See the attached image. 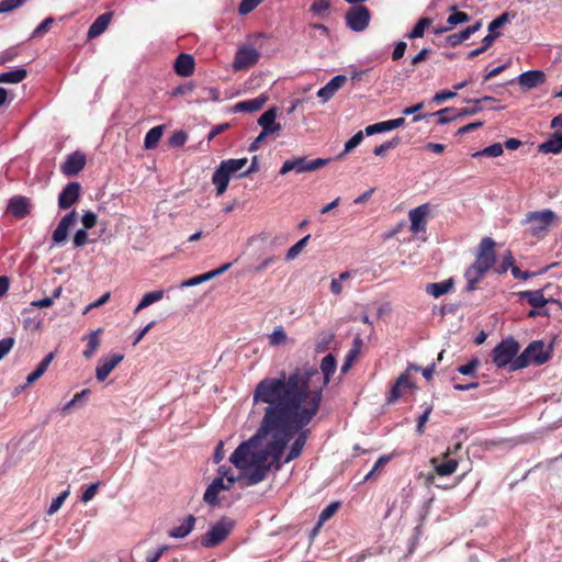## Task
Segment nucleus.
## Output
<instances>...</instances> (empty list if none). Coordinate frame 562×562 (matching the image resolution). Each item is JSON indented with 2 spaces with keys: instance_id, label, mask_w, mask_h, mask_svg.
<instances>
[{
  "instance_id": "f257e3e1",
  "label": "nucleus",
  "mask_w": 562,
  "mask_h": 562,
  "mask_svg": "<svg viewBox=\"0 0 562 562\" xmlns=\"http://www.w3.org/2000/svg\"><path fill=\"white\" fill-rule=\"evenodd\" d=\"M307 396L291 382L286 390L278 381L259 382L254 390V403L268 406L255 436L241 442L229 461L244 471L245 485L252 486L268 476L270 470L282 468V454L295 432L306 427L315 417L316 403L301 408Z\"/></svg>"
},
{
  "instance_id": "f03ea898",
  "label": "nucleus",
  "mask_w": 562,
  "mask_h": 562,
  "mask_svg": "<svg viewBox=\"0 0 562 562\" xmlns=\"http://www.w3.org/2000/svg\"><path fill=\"white\" fill-rule=\"evenodd\" d=\"M337 361L334 355L328 353L321 361V371L323 374V379L321 384L315 385L314 379H319L318 370L308 363H304L302 367L295 368L290 374H285V372H281L279 376L276 378H265L260 382L268 381H278L283 385V390H286L291 382L295 383L297 390L304 393L307 397L302 400L300 409L308 408V402L314 401L316 403L315 416L318 414L321 404L323 401V391L328 385L331 380V376L336 372Z\"/></svg>"
},
{
  "instance_id": "7ed1b4c3",
  "label": "nucleus",
  "mask_w": 562,
  "mask_h": 562,
  "mask_svg": "<svg viewBox=\"0 0 562 562\" xmlns=\"http://www.w3.org/2000/svg\"><path fill=\"white\" fill-rule=\"evenodd\" d=\"M495 241L491 237L482 238L474 262L467 269L464 278L468 281L467 290L474 291L477 283L496 261Z\"/></svg>"
},
{
  "instance_id": "20e7f679",
  "label": "nucleus",
  "mask_w": 562,
  "mask_h": 562,
  "mask_svg": "<svg viewBox=\"0 0 562 562\" xmlns=\"http://www.w3.org/2000/svg\"><path fill=\"white\" fill-rule=\"evenodd\" d=\"M551 358V350L546 349L543 341L535 340L514 360L512 371L524 369L531 362L543 364Z\"/></svg>"
},
{
  "instance_id": "39448f33",
  "label": "nucleus",
  "mask_w": 562,
  "mask_h": 562,
  "mask_svg": "<svg viewBox=\"0 0 562 562\" xmlns=\"http://www.w3.org/2000/svg\"><path fill=\"white\" fill-rule=\"evenodd\" d=\"M235 522L224 516L216 524H214L210 530L202 535L200 543L204 548H215L226 540L229 533L233 531Z\"/></svg>"
},
{
  "instance_id": "423d86ee",
  "label": "nucleus",
  "mask_w": 562,
  "mask_h": 562,
  "mask_svg": "<svg viewBox=\"0 0 562 562\" xmlns=\"http://www.w3.org/2000/svg\"><path fill=\"white\" fill-rule=\"evenodd\" d=\"M519 344L512 337L502 340L492 351L493 362L497 368H504L512 366L514 360L518 357Z\"/></svg>"
},
{
  "instance_id": "0eeeda50",
  "label": "nucleus",
  "mask_w": 562,
  "mask_h": 562,
  "mask_svg": "<svg viewBox=\"0 0 562 562\" xmlns=\"http://www.w3.org/2000/svg\"><path fill=\"white\" fill-rule=\"evenodd\" d=\"M330 159L316 158L308 160L306 157H294L283 162L280 175H286L288 172L294 171L295 173L312 172L325 167Z\"/></svg>"
},
{
  "instance_id": "6e6552de",
  "label": "nucleus",
  "mask_w": 562,
  "mask_h": 562,
  "mask_svg": "<svg viewBox=\"0 0 562 562\" xmlns=\"http://www.w3.org/2000/svg\"><path fill=\"white\" fill-rule=\"evenodd\" d=\"M346 24L355 32L364 31L370 22L371 13L364 5H352L346 12Z\"/></svg>"
},
{
  "instance_id": "1a4fd4ad",
  "label": "nucleus",
  "mask_w": 562,
  "mask_h": 562,
  "mask_svg": "<svg viewBox=\"0 0 562 562\" xmlns=\"http://www.w3.org/2000/svg\"><path fill=\"white\" fill-rule=\"evenodd\" d=\"M555 220L557 214L551 210L529 212L526 217V222L531 224L533 235L547 232Z\"/></svg>"
},
{
  "instance_id": "9d476101",
  "label": "nucleus",
  "mask_w": 562,
  "mask_h": 562,
  "mask_svg": "<svg viewBox=\"0 0 562 562\" xmlns=\"http://www.w3.org/2000/svg\"><path fill=\"white\" fill-rule=\"evenodd\" d=\"M76 221L77 212L75 210L61 217L52 235L54 245H61L67 240L69 229L75 225Z\"/></svg>"
},
{
  "instance_id": "9b49d317",
  "label": "nucleus",
  "mask_w": 562,
  "mask_h": 562,
  "mask_svg": "<svg viewBox=\"0 0 562 562\" xmlns=\"http://www.w3.org/2000/svg\"><path fill=\"white\" fill-rule=\"evenodd\" d=\"M86 154L77 150L67 156L65 162L60 166V171L68 177L78 175L86 166Z\"/></svg>"
},
{
  "instance_id": "f8f14e48",
  "label": "nucleus",
  "mask_w": 562,
  "mask_h": 562,
  "mask_svg": "<svg viewBox=\"0 0 562 562\" xmlns=\"http://www.w3.org/2000/svg\"><path fill=\"white\" fill-rule=\"evenodd\" d=\"M259 59V53L252 47H241L237 50L233 67L235 70L248 69L249 67L257 64Z\"/></svg>"
},
{
  "instance_id": "ddd939ff",
  "label": "nucleus",
  "mask_w": 562,
  "mask_h": 562,
  "mask_svg": "<svg viewBox=\"0 0 562 562\" xmlns=\"http://www.w3.org/2000/svg\"><path fill=\"white\" fill-rule=\"evenodd\" d=\"M429 214V205L422 204L409 211L408 217L411 221V232L413 234H419L426 232L427 215Z\"/></svg>"
},
{
  "instance_id": "4468645a",
  "label": "nucleus",
  "mask_w": 562,
  "mask_h": 562,
  "mask_svg": "<svg viewBox=\"0 0 562 562\" xmlns=\"http://www.w3.org/2000/svg\"><path fill=\"white\" fill-rule=\"evenodd\" d=\"M81 186L79 182H69L58 195V206L61 210L71 207L80 198Z\"/></svg>"
},
{
  "instance_id": "2eb2a0df",
  "label": "nucleus",
  "mask_w": 562,
  "mask_h": 562,
  "mask_svg": "<svg viewBox=\"0 0 562 562\" xmlns=\"http://www.w3.org/2000/svg\"><path fill=\"white\" fill-rule=\"evenodd\" d=\"M124 356L122 353H113L109 357H103L99 360L95 368V378L98 381L103 382L113 369L123 361Z\"/></svg>"
},
{
  "instance_id": "dca6fc26",
  "label": "nucleus",
  "mask_w": 562,
  "mask_h": 562,
  "mask_svg": "<svg viewBox=\"0 0 562 562\" xmlns=\"http://www.w3.org/2000/svg\"><path fill=\"white\" fill-rule=\"evenodd\" d=\"M297 434L294 442L292 443L291 448H290V451L288 452L286 457L284 458V460L282 461V464L283 463H289L291 462L292 460H295L297 459L302 451H303V448L306 443V440L311 434V430L303 427L302 429L297 430L295 432V435Z\"/></svg>"
},
{
  "instance_id": "f3484780",
  "label": "nucleus",
  "mask_w": 562,
  "mask_h": 562,
  "mask_svg": "<svg viewBox=\"0 0 562 562\" xmlns=\"http://www.w3.org/2000/svg\"><path fill=\"white\" fill-rule=\"evenodd\" d=\"M30 200L23 195H15L9 200L8 212L15 218H24L30 214Z\"/></svg>"
},
{
  "instance_id": "a211bd4d",
  "label": "nucleus",
  "mask_w": 562,
  "mask_h": 562,
  "mask_svg": "<svg viewBox=\"0 0 562 562\" xmlns=\"http://www.w3.org/2000/svg\"><path fill=\"white\" fill-rule=\"evenodd\" d=\"M277 109L267 110L258 119V124L262 127L263 135H272L281 131V124L276 122Z\"/></svg>"
},
{
  "instance_id": "6ab92c4d",
  "label": "nucleus",
  "mask_w": 562,
  "mask_h": 562,
  "mask_svg": "<svg viewBox=\"0 0 562 562\" xmlns=\"http://www.w3.org/2000/svg\"><path fill=\"white\" fill-rule=\"evenodd\" d=\"M195 61L191 54L181 53L175 60L173 70L178 76L189 77L194 72Z\"/></svg>"
},
{
  "instance_id": "aec40b11",
  "label": "nucleus",
  "mask_w": 562,
  "mask_h": 562,
  "mask_svg": "<svg viewBox=\"0 0 562 562\" xmlns=\"http://www.w3.org/2000/svg\"><path fill=\"white\" fill-rule=\"evenodd\" d=\"M546 81V74L541 70H529L518 77V82L522 88L532 89Z\"/></svg>"
},
{
  "instance_id": "412c9836",
  "label": "nucleus",
  "mask_w": 562,
  "mask_h": 562,
  "mask_svg": "<svg viewBox=\"0 0 562 562\" xmlns=\"http://www.w3.org/2000/svg\"><path fill=\"white\" fill-rule=\"evenodd\" d=\"M404 123H405V119L404 117H398V119H394V120L383 121V122H379V123H374V124L368 125L366 127V130H364V133L368 136H371V135L376 134V133L387 132V131H392L394 128L401 127V126L404 125Z\"/></svg>"
},
{
  "instance_id": "4be33fe9",
  "label": "nucleus",
  "mask_w": 562,
  "mask_h": 562,
  "mask_svg": "<svg viewBox=\"0 0 562 562\" xmlns=\"http://www.w3.org/2000/svg\"><path fill=\"white\" fill-rule=\"evenodd\" d=\"M346 80L347 78L344 75L335 76L318 90L317 97L324 101L329 100L336 93V91L342 87Z\"/></svg>"
},
{
  "instance_id": "5701e85b",
  "label": "nucleus",
  "mask_w": 562,
  "mask_h": 562,
  "mask_svg": "<svg viewBox=\"0 0 562 562\" xmlns=\"http://www.w3.org/2000/svg\"><path fill=\"white\" fill-rule=\"evenodd\" d=\"M113 13L112 12H105L101 15H99L94 22L90 25L88 30V38L92 40L101 35L106 27L109 26L111 20H112Z\"/></svg>"
},
{
  "instance_id": "b1692460",
  "label": "nucleus",
  "mask_w": 562,
  "mask_h": 562,
  "mask_svg": "<svg viewBox=\"0 0 562 562\" xmlns=\"http://www.w3.org/2000/svg\"><path fill=\"white\" fill-rule=\"evenodd\" d=\"M231 176L224 169V167L220 164L218 168L214 171L212 176V183L215 186L216 195L221 196L227 190Z\"/></svg>"
},
{
  "instance_id": "393cba45",
  "label": "nucleus",
  "mask_w": 562,
  "mask_h": 562,
  "mask_svg": "<svg viewBox=\"0 0 562 562\" xmlns=\"http://www.w3.org/2000/svg\"><path fill=\"white\" fill-rule=\"evenodd\" d=\"M543 154H559L562 151V132H554L548 140L539 145Z\"/></svg>"
},
{
  "instance_id": "a878e982",
  "label": "nucleus",
  "mask_w": 562,
  "mask_h": 562,
  "mask_svg": "<svg viewBox=\"0 0 562 562\" xmlns=\"http://www.w3.org/2000/svg\"><path fill=\"white\" fill-rule=\"evenodd\" d=\"M268 101V97L260 94L259 97L250 100H245L236 103L235 110L237 112H255L260 110Z\"/></svg>"
},
{
  "instance_id": "bb28decb",
  "label": "nucleus",
  "mask_w": 562,
  "mask_h": 562,
  "mask_svg": "<svg viewBox=\"0 0 562 562\" xmlns=\"http://www.w3.org/2000/svg\"><path fill=\"white\" fill-rule=\"evenodd\" d=\"M195 521L196 518L193 515H189L180 526L170 529L168 535L171 538H184L193 530Z\"/></svg>"
},
{
  "instance_id": "cd10ccee",
  "label": "nucleus",
  "mask_w": 562,
  "mask_h": 562,
  "mask_svg": "<svg viewBox=\"0 0 562 562\" xmlns=\"http://www.w3.org/2000/svg\"><path fill=\"white\" fill-rule=\"evenodd\" d=\"M438 459L432 458L430 463L435 467V472L439 476H449L457 471L458 461L456 459H448L442 463H437Z\"/></svg>"
},
{
  "instance_id": "c85d7f7f",
  "label": "nucleus",
  "mask_w": 562,
  "mask_h": 562,
  "mask_svg": "<svg viewBox=\"0 0 562 562\" xmlns=\"http://www.w3.org/2000/svg\"><path fill=\"white\" fill-rule=\"evenodd\" d=\"M520 297L525 299L528 304L535 308H541L549 302V300L544 297L542 290L520 292Z\"/></svg>"
},
{
  "instance_id": "c756f323",
  "label": "nucleus",
  "mask_w": 562,
  "mask_h": 562,
  "mask_svg": "<svg viewBox=\"0 0 562 562\" xmlns=\"http://www.w3.org/2000/svg\"><path fill=\"white\" fill-rule=\"evenodd\" d=\"M54 358V353L49 352L46 355L43 360L37 364L36 369L31 372L26 378V383L32 384L37 381L48 369L52 360Z\"/></svg>"
},
{
  "instance_id": "7c9ffc66",
  "label": "nucleus",
  "mask_w": 562,
  "mask_h": 562,
  "mask_svg": "<svg viewBox=\"0 0 562 562\" xmlns=\"http://www.w3.org/2000/svg\"><path fill=\"white\" fill-rule=\"evenodd\" d=\"M247 162H248L247 158H238V159L231 158V159L222 160L221 165L224 167V169H226V171L228 172V175L231 177H233V176L237 177L240 172H243L241 170L245 168Z\"/></svg>"
},
{
  "instance_id": "2f4dec72",
  "label": "nucleus",
  "mask_w": 562,
  "mask_h": 562,
  "mask_svg": "<svg viewBox=\"0 0 562 562\" xmlns=\"http://www.w3.org/2000/svg\"><path fill=\"white\" fill-rule=\"evenodd\" d=\"M162 131H164V126L162 125H158V126H155V127L150 128L146 133V135H145L144 147L146 149H154V148H156L158 143H159V140L162 137Z\"/></svg>"
},
{
  "instance_id": "473e14b6",
  "label": "nucleus",
  "mask_w": 562,
  "mask_h": 562,
  "mask_svg": "<svg viewBox=\"0 0 562 562\" xmlns=\"http://www.w3.org/2000/svg\"><path fill=\"white\" fill-rule=\"evenodd\" d=\"M453 286V282L451 279L442 281V282H436V283H429L426 286V292L435 297H439L446 293H448Z\"/></svg>"
},
{
  "instance_id": "72a5a7b5",
  "label": "nucleus",
  "mask_w": 562,
  "mask_h": 562,
  "mask_svg": "<svg viewBox=\"0 0 562 562\" xmlns=\"http://www.w3.org/2000/svg\"><path fill=\"white\" fill-rule=\"evenodd\" d=\"M27 76V71L24 68H15L8 72L0 74V83H19L24 80Z\"/></svg>"
},
{
  "instance_id": "f704fd0d",
  "label": "nucleus",
  "mask_w": 562,
  "mask_h": 562,
  "mask_svg": "<svg viewBox=\"0 0 562 562\" xmlns=\"http://www.w3.org/2000/svg\"><path fill=\"white\" fill-rule=\"evenodd\" d=\"M513 18H515V14H510L509 12L502 13L499 16L494 19L488 24V26H487L488 32L496 35L497 37H499L502 34L498 30L502 29L507 23H509Z\"/></svg>"
},
{
  "instance_id": "c9c22d12",
  "label": "nucleus",
  "mask_w": 562,
  "mask_h": 562,
  "mask_svg": "<svg viewBox=\"0 0 562 562\" xmlns=\"http://www.w3.org/2000/svg\"><path fill=\"white\" fill-rule=\"evenodd\" d=\"M340 508V502H333L329 505H327L319 514L318 521L316 524V527L314 528V533L319 530V528L323 526L325 521L330 519Z\"/></svg>"
},
{
  "instance_id": "e433bc0d",
  "label": "nucleus",
  "mask_w": 562,
  "mask_h": 562,
  "mask_svg": "<svg viewBox=\"0 0 562 562\" xmlns=\"http://www.w3.org/2000/svg\"><path fill=\"white\" fill-rule=\"evenodd\" d=\"M495 99L493 97H490V95H485L481 99H475V100H467V102H472L474 103V106L472 108H463L459 111H456L454 113V117H460V116H465V115H474L476 113H479L480 111H482V106H480V103L483 102V101H494Z\"/></svg>"
},
{
  "instance_id": "4c0bfd02",
  "label": "nucleus",
  "mask_w": 562,
  "mask_h": 562,
  "mask_svg": "<svg viewBox=\"0 0 562 562\" xmlns=\"http://www.w3.org/2000/svg\"><path fill=\"white\" fill-rule=\"evenodd\" d=\"M100 333H101V329H98V330L90 333L89 336L87 337V340H88L87 348L82 351V355L86 359H90L98 350V348L100 346V338H99Z\"/></svg>"
},
{
  "instance_id": "58836bf2",
  "label": "nucleus",
  "mask_w": 562,
  "mask_h": 562,
  "mask_svg": "<svg viewBox=\"0 0 562 562\" xmlns=\"http://www.w3.org/2000/svg\"><path fill=\"white\" fill-rule=\"evenodd\" d=\"M164 297V291H153L146 293L135 308V313L146 308L147 306L160 301Z\"/></svg>"
},
{
  "instance_id": "ea45409f",
  "label": "nucleus",
  "mask_w": 562,
  "mask_h": 562,
  "mask_svg": "<svg viewBox=\"0 0 562 562\" xmlns=\"http://www.w3.org/2000/svg\"><path fill=\"white\" fill-rule=\"evenodd\" d=\"M431 23H432V20L430 18L419 19L418 22L413 27V30L406 35V37L409 40L423 37L425 34L426 27L431 25Z\"/></svg>"
},
{
  "instance_id": "a19ab883",
  "label": "nucleus",
  "mask_w": 562,
  "mask_h": 562,
  "mask_svg": "<svg viewBox=\"0 0 562 562\" xmlns=\"http://www.w3.org/2000/svg\"><path fill=\"white\" fill-rule=\"evenodd\" d=\"M451 14L448 16L447 23L449 24L450 29L453 26L468 22L470 20V15L465 12L457 11V7L450 8Z\"/></svg>"
},
{
  "instance_id": "79ce46f5",
  "label": "nucleus",
  "mask_w": 562,
  "mask_h": 562,
  "mask_svg": "<svg viewBox=\"0 0 562 562\" xmlns=\"http://www.w3.org/2000/svg\"><path fill=\"white\" fill-rule=\"evenodd\" d=\"M503 153H504V146L501 143H495V144H492V145L485 147L482 150L474 153L472 156L474 158L481 157V156L498 157V156L503 155Z\"/></svg>"
},
{
  "instance_id": "37998d69",
  "label": "nucleus",
  "mask_w": 562,
  "mask_h": 562,
  "mask_svg": "<svg viewBox=\"0 0 562 562\" xmlns=\"http://www.w3.org/2000/svg\"><path fill=\"white\" fill-rule=\"evenodd\" d=\"M555 266H558L557 262L542 268L539 272L521 271L517 266H515L512 268V274L515 279L527 280L537 274L546 273L551 267H555Z\"/></svg>"
},
{
  "instance_id": "c03bdc74",
  "label": "nucleus",
  "mask_w": 562,
  "mask_h": 562,
  "mask_svg": "<svg viewBox=\"0 0 562 562\" xmlns=\"http://www.w3.org/2000/svg\"><path fill=\"white\" fill-rule=\"evenodd\" d=\"M310 238L311 235H306L305 237L301 238L297 243H295L292 247H290L285 254V259L293 260L294 258H296L299 254L303 250V248L307 245Z\"/></svg>"
},
{
  "instance_id": "a18cd8bd",
  "label": "nucleus",
  "mask_w": 562,
  "mask_h": 562,
  "mask_svg": "<svg viewBox=\"0 0 562 562\" xmlns=\"http://www.w3.org/2000/svg\"><path fill=\"white\" fill-rule=\"evenodd\" d=\"M454 113H456V109L445 108V109H441V110L432 113L431 115L437 116L438 117L437 123L440 125H443V124L450 123L451 121L457 119V117H454Z\"/></svg>"
},
{
  "instance_id": "49530a36",
  "label": "nucleus",
  "mask_w": 562,
  "mask_h": 562,
  "mask_svg": "<svg viewBox=\"0 0 562 562\" xmlns=\"http://www.w3.org/2000/svg\"><path fill=\"white\" fill-rule=\"evenodd\" d=\"M469 30L463 29L462 31L458 33H453L447 36L446 41L451 47H456L470 38Z\"/></svg>"
},
{
  "instance_id": "de8ad7c7",
  "label": "nucleus",
  "mask_w": 562,
  "mask_h": 562,
  "mask_svg": "<svg viewBox=\"0 0 562 562\" xmlns=\"http://www.w3.org/2000/svg\"><path fill=\"white\" fill-rule=\"evenodd\" d=\"M286 339L288 336L281 326L276 327L272 334L269 336V342L272 346L283 345L286 342Z\"/></svg>"
},
{
  "instance_id": "09e8293b",
  "label": "nucleus",
  "mask_w": 562,
  "mask_h": 562,
  "mask_svg": "<svg viewBox=\"0 0 562 562\" xmlns=\"http://www.w3.org/2000/svg\"><path fill=\"white\" fill-rule=\"evenodd\" d=\"M221 492L217 491V488H214L213 486L209 485L204 492L203 501L211 507H215L220 504L218 501V494Z\"/></svg>"
},
{
  "instance_id": "8fccbe9b",
  "label": "nucleus",
  "mask_w": 562,
  "mask_h": 562,
  "mask_svg": "<svg viewBox=\"0 0 562 562\" xmlns=\"http://www.w3.org/2000/svg\"><path fill=\"white\" fill-rule=\"evenodd\" d=\"M391 460V456L383 454L374 463L372 470L364 476V481H370L374 477V475Z\"/></svg>"
},
{
  "instance_id": "3c124183",
  "label": "nucleus",
  "mask_w": 562,
  "mask_h": 562,
  "mask_svg": "<svg viewBox=\"0 0 562 562\" xmlns=\"http://www.w3.org/2000/svg\"><path fill=\"white\" fill-rule=\"evenodd\" d=\"M363 139V132L359 131L356 133L346 144L344 151L338 156V158L344 157L346 154L350 153L352 149H355Z\"/></svg>"
},
{
  "instance_id": "603ef678",
  "label": "nucleus",
  "mask_w": 562,
  "mask_h": 562,
  "mask_svg": "<svg viewBox=\"0 0 562 562\" xmlns=\"http://www.w3.org/2000/svg\"><path fill=\"white\" fill-rule=\"evenodd\" d=\"M237 480L238 477H228V482H226L224 477H215L210 485L217 488L218 492L229 491Z\"/></svg>"
},
{
  "instance_id": "864d4df0",
  "label": "nucleus",
  "mask_w": 562,
  "mask_h": 562,
  "mask_svg": "<svg viewBox=\"0 0 562 562\" xmlns=\"http://www.w3.org/2000/svg\"><path fill=\"white\" fill-rule=\"evenodd\" d=\"M53 23H54V19L50 16L43 20L37 25V27L33 31L32 37L37 38V37L44 36L48 32V30L50 29Z\"/></svg>"
},
{
  "instance_id": "5fc2aeb1",
  "label": "nucleus",
  "mask_w": 562,
  "mask_h": 562,
  "mask_svg": "<svg viewBox=\"0 0 562 562\" xmlns=\"http://www.w3.org/2000/svg\"><path fill=\"white\" fill-rule=\"evenodd\" d=\"M400 144V138L398 137H395L391 140H387L379 146H376L374 149H373V154L375 156H383L385 155V153L390 149H393L395 148L397 145Z\"/></svg>"
},
{
  "instance_id": "6e6d98bb",
  "label": "nucleus",
  "mask_w": 562,
  "mask_h": 562,
  "mask_svg": "<svg viewBox=\"0 0 562 562\" xmlns=\"http://www.w3.org/2000/svg\"><path fill=\"white\" fill-rule=\"evenodd\" d=\"M68 495L69 491H65L55 497L47 509V515H54L56 512H58Z\"/></svg>"
},
{
  "instance_id": "4d7b16f0",
  "label": "nucleus",
  "mask_w": 562,
  "mask_h": 562,
  "mask_svg": "<svg viewBox=\"0 0 562 562\" xmlns=\"http://www.w3.org/2000/svg\"><path fill=\"white\" fill-rule=\"evenodd\" d=\"M90 393V390L85 389L81 392L75 394V396L61 407V414L67 415L70 409L85 396Z\"/></svg>"
},
{
  "instance_id": "13d9d810",
  "label": "nucleus",
  "mask_w": 562,
  "mask_h": 562,
  "mask_svg": "<svg viewBox=\"0 0 562 562\" xmlns=\"http://www.w3.org/2000/svg\"><path fill=\"white\" fill-rule=\"evenodd\" d=\"M81 223L83 225V229H91L98 223V216L92 211H87L81 216Z\"/></svg>"
},
{
  "instance_id": "bf43d9fd",
  "label": "nucleus",
  "mask_w": 562,
  "mask_h": 562,
  "mask_svg": "<svg viewBox=\"0 0 562 562\" xmlns=\"http://www.w3.org/2000/svg\"><path fill=\"white\" fill-rule=\"evenodd\" d=\"M188 135L183 131L175 132L169 138V145L171 147H181L186 144Z\"/></svg>"
},
{
  "instance_id": "052dcab7",
  "label": "nucleus",
  "mask_w": 562,
  "mask_h": 562,
  "mask_svg": "<svg viewBox=\"0 0 562 562\" xmlns=\"http://www.w3.org/2000/svg\"><path fill=\"white\" fill-rule=\"evenodd\" d=\"M72 243L76 248L87 245L89 243L87 229H78L74 235Z\"/></svg>"
},
{
  "instance_id": "680f3d73",
  "label": "nucleus",
  "mask_w": 562,
  "mask_h": 562,
  "mask_svg": "<svg viewBox=\"0 0 562 562\" xmlns=\"http://www.w3.org/2000/svg\"><path fill=\"white\" fill-rule=\"evenodd\" d=\"M479 364H480V361L477 359H472L467 364L460 366L458 368V372L463 375H472V374H474Z\"/></svg>"
},
{
  "instance_id": "e2e57ef3",
  "label": "nucleus",
  "mask_w": 562,
  "mask_h": 562,
  "mask_svg": "<svg viewBox=\"0 0 562 562\" xmlns=\"http://www.w3.org/2000/svg\"><path fill=\"white\" fill-rule=\"evenodd\" d=\"M211 279H212V277H211L210 272H205V273H202V274H199V276H195L193 278L186 280L182 283V285L183 286H193V285H198L202 282L209 281Z\"/></svg>"
},
{
  "instance_id": "0e129e2a",
  "label": "nucleus",
  "mask_w": 562,
  "mask_h": 562,
  "mask_svg": "<svg viewBox=\"0 0 562 562\" xmlns=\"http://www.w3.org/2000/svg\"><path fill=\"white\" fill-rule=\"evenodd\" d=\"M454 97H457L456 91L441 90V91L435 93V95L432 97V102L439 104V103H442L443 101H447Z\"/></svg>"
},
{
  "instance_id": "69168bd1",
  "label": "nucleus",
  "mask_w": 562,
  "mask_h": 562,
  "mask_svg": "<svg viewBox=\"0 0 562 562\" xmlns=\"http://www.w3.org/2000/svg\"><path fill=\"white\" fill-rule=\"evenodd\" d=\"M169 549L168 546H161L160 548H158L157 550L155 551H148L145 555V561L146 562H158V560L160 559V557L164 554L165 551H167Z\"/></svg>"
},
{
  "instance_id": "338daca9",
  "label": "nucleus",
  "mask_w": 562,
  "mask_h": 562,
  "mask_svg": "<svg viewBox=\"0 0 562 562\" xmlns=\"http://www.w3.org/2000/svg\"><path fill=\"white\" fill-rule=\"evenodd\" d=\"M99 486H100V482L90 484L87 487V490L82 493L81 501L83 503L90 502L94 497V495L97 494Z\"/></svg>"
},
{
  "instance_id": "774afa93",
  "label": "nucleus",
  "mask_w": 562,
  "mask_h": 562,
  "mask_svg": "<svg viewBox=\"0 0 562 562\" xmlns=\"http://www.w3.org/2000/svg\"><path fill=\"white\" fill-rule=\"evenodd\" d=\"M14 346V338L7 337L0 340V360L10 352Z\"/></svg>"
}]
</instances>
